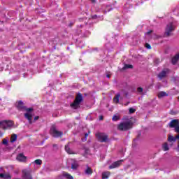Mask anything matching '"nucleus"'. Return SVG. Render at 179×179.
<instances>
[{
    "instance_id": "nucleus-30",
    "label": "nucleus",
    "mask_w": 179,
    "mask_h": 179,
    "mask_svg": "<svg viewBox=\"0 0 179 179\" xmlns=\"http://www.w3.org/2000/svg\"><path fill=\"white\" fill-rule=\"evenodd\" d=\"M9 143V140L8 139H3L2 144L5 145L6 146H8V144Z\"/></svg>"
},
{
    "instance_id": "nucleus-6",
    "label": "nucleus",
    "mask_w": 179,
    "mask_h": 179,
    "mask_svg": "<svg viewBox=\"0 0 179 179\" xmlns=\"http://www.w3.org/2000/svg\"><path fill=\"white\" fill-rule=\"evenodd\" d=\"M14 106L18 111H22L23 112V111H24V110H26V106H24V103L22 100L17 101L14 103Z\"/></svg>"
},
{
    "instance_id": "nucleus-14",
    "label": "nucleus",
    "mask_w": 179,
    "mask_h": 179,
    "mask_svg": "<svg viewBox=\"0 0 179 179\" xmlns=\"http://www.w3.org/2000/svg\"><path fill=\"white\" fill-rule=\"evenodd\" d=\"M78 34H80V37L83 38L89 37V36H90V31L89 30H85L83 33H78Z\"/></svg>"
},
{
    "instance_id": "nucleus-40",
    "label": "nucleus",
    "mask_w": 179,
    "mask_h": 179,
    "mask_svg": "<svg viewBox=\"0 0 179 179\" xmlns=\"http://www.w3.org/2000/svg\"><path fill=\"white\" fill-rule=\"evenodd\" d=\"M170 114L171 115H176V114H177V112L174 111V110H170Z\"/></svg>"
},
{
    "instance_id": "nucleus-33",
    "label": "nucleus",
    "mask_w": 179,
    "mask_h": 179,
    "mask_svg": "<svg viewBox=\"0 0 179 179\" xmlns=\"http://www.w3.org/2000/svg\"><path fill=\"white\" fill-rule=\"evenodd\" d=\"M112 120L113 121H118V120H120V117L117 116V115H113Z\"/></svg>"
},
{
    "instance_id": "nucleus-5",
    "label": "nucleus",
    "mask_w": 179,
    "mask_h": 179,
    "mask_svg": "<svg viewBox=\"0 0 179 179\" xmlns=\"http://www.w3.org/2000/svg\"><path fill=\"white\" fill-rule=\"evenodd\" d=\"M174 30H176V27H174L173 23L171 22L168 24L166 25L164 36H165L166 37H170V36H173V34H171V32L174 31Z\"/></svg>"
},
{
    "instance_id": "nucleus-29",
    "label": "nucleus",
    "mask_w": 179,
    "mask_h": 179,
    "mask_svg": "<svg viewBox=\"0 0 179 179\" xmlns=\"http://www.w3.org/2000/svg\"><path fill=\"white\" fill-rule=\"evenodd\" d=\"M64 177H65L67 179H73V177L71 176L69 173H64Z\"/></svg>"
},
{
    "instance_id": "nucleus-9",
    "label": "nucleus",
    "mask_w": 179,
    "mask_h": 179,
    "mask_svg": "<svg viewBox=\"0 0 179 179\" xmlns=\"http://www.w3.org/2000/svg\"><path fill=\"white\" fill-rule=\"evenodd\" d=\"M73 143L72 142H69L64 147V149L66 150V152L69 154V155H74L75 152H73V151L72 150H71V146H72Z\"/></svg>"
},
{
    "instance_id": "nucleus-45",
    "label": "nucleus",
    "mask_w": 179,
    "mask_h": 179,
    "mask_svg": "<svg viewBox=\"0 0 179 179\" xmlns=\"http://www.w3.org/2000/svg\"><path fill=\"white\" fill-rule=\"evenodd\" d=\"M154 62H155V64H159V59H155L154 60Z\"/></svg>"
},
{
    "instance_id": "nucleus-8",
    "label": "nucleus",
    "mask_w": 179,
    "mask_h": 179,
    "mask_svg": "<svg viewBox=\"0 0 179 179\" xmlns=\"http://www.w3.org/2000/svg\"><path fill=\"white\" fill-rule=\"evenodd\" d=\"M13 121L12 120H4L3 129H10L13 127Z\"/></svg>"
},
{
    "instance_id": "nucleus-25",
    "label": "nucleus",
    "mask_w": 179,
    "mask_h": 179,
    "mask_svg": "<svg viewBox=\"0 0 179 179\" xmlns=\"http://www.w3.org/2000/svg\"><path fill=\"white\" fill-rule=\"evenodd\" d=\"M109 176H110V173H108V172H103V173H102V178L103 179L108 178Z\"/></svg>"
},
{
    "instance_id": "nucleus-12",
    "label": "nucleus",
    "mask_w": 179,
    "mask_h": 179,
    "mask_svg": "<svg viewBox=\"0 0 179 179\" xmlns=\"http://www.w3.org/2000/svg\"><path fill=\"white\" fill-rule=\"evenodd\" d=\"M17 160H18V162H26L27 157L24 156L23 153H20L17 156Z\"/></svg>"
},
{
    "instance_id": "nucleus-20",
    "label": "nucleus",
    "mask_w": 179,
    "mask_h": 179,
    "mask_svg": "<svg viewBox=\"0 0 179 179\" xmlns=\"http://www.w3.org/2000/svg\"><path fill=\"white\" fill-rule=\"evenodd\" d=\"M134 66L132 64H125L124 66L122 68V71H125V69H132Z\"/></svg>"
},
{
    "instance_id": "nucleus-3",
    "label": "nucleus",
    "mask_w": 179,
    "mask_h": 179,
    "mask_svg": "<svg viewBox=\"0 0 179 179\" xmlns=\"http://www.w3.org/2000/svg\"><path fill=\"white\" fill-rule=\"evenodd\" d=\"M49 133L53 138H61V136L64 135V132L58 131V129H57V125L55 124H52L50 127Z\"/></svg>"
},
{
    "instance_id": "nucleus-28",
    "label": "nucleus",
    "mask_w": 179,
    "mask_h": 179,
    "mask_svg": "<svg viewBox=\"0 0 179 179\" xmlns=\"http://www.w3.org/2000/svg\"><path fill=\"white\" fill-rule=\"evenodd\" d=\"M34 163L37 166H41V164H43V161L41 159H36L34 162Z\"/></svg>"
},
{
    "instance_id": "nucleus-44",
    "label": "nucleus",
    "mask_w": 179,
    "mask_h": 179,
    "mask_svg": "<svg viewBox=\"0 0 179 179\" xmlns=\"http://www.w3.org/2000/svg\"><path fill=\"white\" fill-rule=\"evenodd\" d=\"M73 24H74L73 22H69V27H72L73 26Z\"/></svg>"
},
{
    "instance_id": "nucleus-39",
    "label": "nucleus",
    "mask_w": 179,
    "mask_h": 179,
    "mask_svg": "<svg viewBox=\"0 0 179 179\" xmlns=\"http://www.w3.org/2000/svg\"><path fill=\"white\" fill-rule=\"evenodd\" d=\"M152 32H153V30H150L145 34V36H149L152 34Z\"/></svg>"
},
{
    "instance_id": "nucleus-63",
    "label": "nucleus",
    "mask_w": 179,
    "mask_h": 179,
    "mask_svg": "<svg viewBox=\"0 0 179 179\" xmlns=\"http://www.w3.org/2000/svg\"><path fill=\"white\" fill-rule=\"evenodd\" d=\"M67 50H69V48H67Z\"/></svg>"
},
{
    "instance_id": "nucleus-2",
    "label": "nucleus",
    "mask_w": 179,
    "mask_h": 179,
    "mask_svg": "<svg viewBox=\"0 0 179 179\" xmlns=\"http://www.w3.org/2000/svg\"><path fill=\"white\" fill-rule=\"evenodd\" d=\"M132 127H134V122L131 120H127L119 124L117 129L118 131H129V129H131Z\"/></svg>"
},
{
    "instance_id": "nucleus-19",
    "label": "nucleus",
    "mask_w": 179,
    "mask_h": 179,
    "mask_svg": "<svg viewBox=\"0 0 179 179\" xmlns=\"http://www.w3.org/2000/svg\"><path fill=\"white\" fill-rule=\"evenodd\" d=\"M167 96H169V94H167V92H163V91L159 92L158 94L159 99H161V97H167Z\"/></svg>"
},
{
    "instance_id": "nucleus-60",
    "label": "nucleus",
    "mask_w": 179,
    "mask_h": 179,
    "mask_svg": "<svg viewBox=\"0 0 179 179\" xmlns=\"http://www.w3.org/2000/svg\"><path fill=\"white\" fill-rule=\"evenodd\" d=\"M87 150H88L87 149L85 150V153H87Z\"/></svg>"
},
{
    "instance_id": "nucleus-43",
    "label": "nucleus",
    "mask_w": 179,
    "mask_h": 179,
    "mask_svg": "<svg viewBox=\"0 0 179 179\" xmlns=\"http://www.w3.org/2000/svg\"><path fill=\"white\" fill-rule=\"evenodd\" d=\"M104 120V116L100 115L99 116V121H103Z\"/></svg>"
},
{
    "instance_id": "nucleus-35",
    "label": "nucleus",
    "mask_w": 179,
    "mask_h": 179,
    "mask_svg": "<svg viewBox=\"0 0 179 179\" xmlns=\"http://www.w3.org/2000/svg\"><path fill=\"white\" fill-rule=\"evenodd\" d=\"M137 92H138V93H143V88H142L141 87H138L137 88Z\"/></svg>"
},
{
    "instance_id": "nucleus-34",
    "label": "nucleus",
    "mask_w": 179,
    "mask_h": 179,
    "mask_svg": "<svg viewBox=\"0 0 179 179\" xmlns=\"http://www.w3.org/2000/svg\"><path fill=\"white\" fill-rule=\"evenodd\" d=\"M145 48H147V50H152V46H150V44H149L148 43H145Z\"/></svg>"
},
{
    "instance_id": "nucleus-41",
    "label": "nucleus",
    "mask_w": 179,
    "mask_h": 179,
    "mask_svg": "<svg viewBox=\"0 0 179 179\" xmlns=\"http://www.w3.org/2000/svg\"><path fill=\"white\" fill-rule=\"evenodd\" d=\"M174 131H175V132H176L177 134H179V125H178L177 127H176V129H174Z\"/></svg>"
},
{
    "instance_id": "nucleus-36",
    "label": "nucleus",
    "mask_w": 179,
    "mask_h": 179,
    "mask_svg": "<svg viewBox=\"0 0 179 179\" xmlns=\"http://www.w3.org/2000/svg\"><path fill=\"white\" fill-rule=\"evenodd\" d=\"M141 133L138 134L137 137L136 138H134V142H136V141H139V138H141Z\"/></svg>"
},
{
    "instance_id": "nucleus-17",
    "label": "nucleus",
    "mask_w": 179,
    "mask_h": 179,
    "mask_svg": "<svg viewBox=\"0 0 179 179\" xmlns=\"http://www.w3.org/2000/svg\"><path fill=\"white\" fill-rule=\"evenodd\" d=\"M167 76V71H162L158 74V78L159 79H163V78H166Z\"/></svg>"
},
{
    "instance_id": "nucleus-4",
    "label": "nucleus",
    "mask_w": 179,
    "mask_h": 179,
    "mask_svg": "<svg viewBox=\"0 0 179 179\" xmlns=\"http://www.w3.org/2000/svg\"><path fill=\"white\" fill-rule=\"evenodd\" d=\"M24 111H26L24 114V118L26 120H28L29 124H33V111H34V108H27V106H25V109H24Z\"/></svg>"
},
{
    "instance_id": "nucleus-18",
    "label": "nucleus",
    "mask_w": 179,
    "mask_h": 179,
    "mask_svg": "<svg viewBox=\"0 0 179 179\" xmlns=\"http://www.w3.org/2000/svg\"><path fill=\"white\" fill-rule=\"evenodd\" d=\"M0 178H2V179H12V176L9 173H8V174L1 173Z\"/></svg>"
},
{
    "instance_id": "nucleus-15",
    "label": "nucleus",
    "mask_w": 179,
    "mask_h": 179,
    "mask_svg": "<svg viewBox=\"0 0 179 179\" xmlns=\"http://www.w3.org/2000/svg\"><path fill=\"white\" fill-rule=\"evenodd\" d=\"M85 174H87V176H90L93 174V169H92V168H90L89 165H87V168L85 170Z\"/></svg>"
},
{
    "instance_id": "nucleus-13",
    "label": "nucleus",
    "mask_w": 179,
    "mask_h": 179,
    "mask_svg": "<svg viewBox=\"0 0 179 179\" xmlns=\"http://www.w3.org/2000/svg\"><path fill=\"white\" fill-rule=\"evenodd\" d=\"M71 161V169L78 170V168L79 167V164L78 163V161H76V159H72Z\"/></svg>"
},
{
    "instance_id": "nucleus-52",
    "label": "nucleus",
    "mask_w": 179,
    "mask_h": 179,
    "mask_svg": "<svg viewBox=\"0 0 179 179\" xmlns=\"http://www.w3.org/2000/svg\"><path fill=\"white\" fill-rule=\"evenodd\" d=\"M113 8H109L108 10V12H111V10H113Z\"/></svg>"
},
{
    "instance_id": "nucleus-58",
    "label": "nucleus",
    "mask_w": 179,
    "mask_h": 179,
    "mask_svg": "<svg viewBox=\"0 0 179 179\" xmlns=\"http://www.w3.org/2000/svg\"><path fill=\"white\" fill-rule=\"evenodd\" d=\"M45 141L43 140L42 142H41V145H43V143H44Z\"/></svg>"
},
{
    "instance_id": "nucleus-22",
    "label": "nucleus",
    "mask_w": 179,
    "mask_h": 179,
    "mask_svg": "<svg viewBox=\"0 0 179 179\" xmlns=\"http://www.w3.org/2000/svg\"><path fill=\"white\" fill-rule=\"evenodd\" d=\"M16 141H17V135L13 134L11 136V138H10V143H15V142H16Z\"/></svg>"
},
{
    "instance_id": "nucleus-56",
    "label": "nucleus",
    "mask_w": 179,
    "mask_h": 179,
    "mask_svg": "<svg viewBox=\"0 0 179 179\" xmlns=\"http://www.w3.org/2000/svg\"><path fill=\"white\" fill-rule=\"evenodd\" d=\"M125 96H126V97H127V96H128V92H125Z\"/></svg>"
},
{
    "instance_id": "nucleus-53",
    "label": "nucleus",
    "mask_w": 179,
    "mask_h": 179,
    "mask_svg": "<svg viewBox=\"0 0 179 179\" xmlns=\"http://www.w3.org/2000/svg\"><path fill=\"white\" fill-rule=\"evenodd\" d=\"M91 1L92 2V3H95L96 0H91Z\"/></svg>"
},
{
    "instance_id": "nucleus-21",
    "label": "nucleus",
    "mask_w": 179,
    "mask_h": 179,
    "mask_svg": "<svg viewBox=\"0 0 179 179\" xmlns=\"http://www.w3.org/2000/svg\"><path fill=\"white\" fill-rule=\"evenodd\" d=\"M53 61L55 64H61V56H55Z\"/></svg>"
},
{
    "instance_id": "nucleus-62",
    "label": "nucleus",
    "mask_w": 179,
    "mask_h": 179,
    "mask_svg": "<svg viewBox=\"0 0 179 179\" xmlns=\"http://www.w3.org/2000/svg\"><path fill=\"white\" fill-rule=\"evenodd\" d=\"M54 50H55V46L54 47Z\"/></svg>"
},
{
    "instance_id": "nucleus-38",
    "label": "nucleus",
    "mask_w": 179,
    "mask_h": 179,
    "mask_svg": "<svg viewBox=\"0 0 179 179\" xmlns=\"http://www.w3.org/2000/svg\"><path fill=\"white\" fill-rule=\"evenodd\" d=\"M4 127V120L0 121V128H2L3 129Z\"/></svg>"
},
{
    "instance_id": "nucleus-47",
    "label": "nucleus",
    "mask_w": 179,
    "mask_h": 179,
    "mask_svg": "<svg viewBox=\"0 0 179 179\" xmlns=\"http://www.w3.org/2000/svg\"><path fill=\"white\" fill-rule=\"evenodd\" d=\"M155 38H162L161 36H159V35H157V34H155Z\"/></svg>"
},
{
    "instance_id": "nucleus-26",
    "label": "nucleus",
    "mask_w": 179,
    "mask_h": 179,
    "mask_svg": "<svg viewBox=\"0 0 179 179\" xmlns=\"http://www.w3.org/2000/svg\"><path fill=\"white\" fill-rule=\"evenodd\" d=\"M170 148H169V144L167 143H165L163 145V150H164V152H167V150H169Z\"/></svg>"
},
{
    "instance_id": "nucleus-24",
    "label": "nucleus",
    "mask_w": 179,
    "mask_h": 179,
    "mask_svg": "<svg viewBox=\"0 0 179 179\" xmlns=\"http://www.w3.org/2000/svg\"><path fill=\"white\" fill-rule=\"evenodd\" d=\"M121 96L120 93H117L116 96L114 97L113 101L116 103H120V97Z\"/></svg>"
},
{
    "instance_id": "nucleus-23",
    "label": "nucleus",
    "mask_w": 179,
    "mask_h": 179,
    "mask_svg": "<svg viewBox=\"0 0 179 179\" xmlns=\"http://www.w3.org/2000/svg\"><path fill=\"white\" fill-rule=\"evenodd\" d=\"M89 27H90L89 25H87V24H86V25L82 29H78L77 31L78 36H80V35L79 34V33H84L85 29H89Z\"/></svg>"
},
{
    "instance_id": "nucleus-37",
    "label": "nucleus",
    "mask_w": 179,
    "mask_h": 179,
    "mask_svg": "<svg viewBox=\"0 0 179 179\" xmlns=\"http://www.w3.org/2000/svg\"><path fill=\"white\" fill-rule=\"evenodd\" d=\"M97 16H99V15H91V19H92V20H96V19H97Z\"/></svg>"
},
{
    "instance_id": "nucleus-51",
    "label": "nucleus",
    "mask_w": 179,
    "mask_h": 179,
    "mask_svg": "<svg viewBox=\"0 0 179 179\" xmlns=\"http://www.w3.org/2000/svg\"><path fill=\"white\" fill-rule=\"evenodd\" d=\"M53 148H57L58 147V145H57V144H53Z\"/></svg>"
},
{
    "instance_id": "nucleus-10",
    "label": "nucleus",
    "mask_w": 179,
    "mask_h": 179,
    "mask_svg": "<svg viewBox=\"0 0 179 179\" xmlns=\"http://www.w3.org/2000/svg\"><path fill=\"white\" fill-rule=\"evenodd\" d=\"M178 125L179 121L177 119L172 120L169 124L170 128H174L175 129L178 127Z\"/></svg>"
},
{
    "instance_id": "nucleus-61",
    "label": "nucleus",
    "mask_w": 179,
    "mask_h": 179,
    "mask_svg": "<svg viewBox=\"0 0 179 179\" xmlns=\"http://www.w3.org/2000/svg\"><path fill=\"white\" fill-rule=\"evenodd\" d=\"M0 86H2V83L0 82Z\"/></svg>"
},
{
    "instance_id": "nucleus-48",
    "label": "nucleus",
    "mask_w": 179,
    "mask_h": 179,
    "mask_svg": "<svg viewBox=\"0 0 179 179\" xmlns=\"http://www.w3.org/2000/svg\"><path fill=\"white\" fill-rule=\"evenodd\" d=\"M3 136V133H2L1 131H0V138H2Z\"/></svg>"
},
{
    "instance_id": "nucleus-11",
    "label": "nucleus",
    "mask_w": 179,
    "mask_h": 179,
    "mask_svg": "<svg viewBox=\"0 0 179 179\" xmlns=\"http://www.w3.org/2000/svg\"><path fill=\"white\" fill-rule=\"evenodd\" d=\"M122 162H124V160H119L113 162L111 165L109 166V169H115L116 167H120Z\"/></svg>"
},
{
    "instance_id": "nucleus-55",
    "label": "nucleus",
    "mask_w": 179,
    "mask_h": 179,
    "mask_svg": "<svg viewBox=\"0 0 179 179\" xmlns=\"http://www.w3.org/2000/svg\"><path fill=\"white\" fill-rule=\"evenodd\" d=\"M103 13L106 15V13H107V10H103Z\"/></svg>"
},
{
    "instance_id": "nucleus-1",
    "label": "nucleus",
    "mask_w": 179,
    "mask_h": 179,
    "mask_svg": "<svg viewBox=\"0 0 179 179\" xmlns=\"http://www.w3.org/2000/svg\"><path fill=\"white\" fill-rule=\"evenodd\" d=\"M83 103V94L78 92L76 94L74 101L70 104V107L73 110H78L80 108V103Z\"/></svg>"
},
{
    "instance_id": "nucleus-16",
    "label": "nucleus",
    "mask_w": 179,
    "mask_h": 179,
    "mask_svg": "<svg viewBox=\"0 0 179 179\" xmlns=\"http://www.w3.org/2000/svg\"><path fill=\"white\" fill-rule=\"evenodd\" d=\"M179 60V54H176L171 59V62L173 65H176L177 62H178Z\"/></svg>"
},
{
    "instance_id": "nucleus-32",
    "label": "nucleus",
    "mask_w": 179,
    "mask_h": 179,
    "mask_svg": "<svg viewBox=\"0 0 179 179\" xmlns=\"http://www.w3.org/2000/svg\"><path fill=\"white\" fill-rule=\"evenodd\" d=\"M96 19L97 20L103 21L104 20V15H98Z\"/></svg>"
},
{
    "instance_id": "nucleus-27",
    "label": "nucleus",
    "mask_w": 179,
    "mask_h": 179,
    "mask_svg": "<svg viewBox=\"0 0 179 179\" xmlns=\"http://www.w3.org/2000/svg\"><path fill=\"white\" fill-rule=\"evenodd\" d=\"M168 141L169 142H176V137L173 136H169L168 138Z\"/></svg>"
},
{
    "instance_id": "nucleus-64",
    "label": "nucleus",
    "mask_w": 179,
    "mask_h": 179,
    "mask_svg": "<svg viewBox=\"0 0 179 179\" xmlns=\"http://www.w3.org/2000/svg\"><path fill=\"white\" fill-rule=\"evenodd\" d=\"M178 55H179V53H178Z\"/></svg>"
},
{
    "instance_id": "nucleus-46",
    "label": "nucleus",
    "mask_w": 179,
    "mask_h": 179,
    "mask_svg": "<svg viewBox=\"0 0 179 179\" xmlns=\"http://www.w3.org/2000/svg\"><path fill=\"white\" fill-rule=\"evenodd\" d=\"M86 141H87V138L85 137L82 138V142H86Z\"/></svg>"
},
{
    "instance_id": "nucleus-31",
    "label": "nucleus",
    "mask_w": 179,
    "mask_h": 179,
    "mask_svg": "<svg viewBox=\"0 0 179 179\" xmlns=\"http://www.w3.org/2000/svg\"><path fill=\"white\" fill-rule=\"evenodd\" d=\"M135 111H136V109H135L134 108H130L129 109V114H134V113H135Z\"/></svg>"
},
{
    "instance_id": "nucleus-54",
    "label": "nucleus",
    "mask_w": 179,
    "mask_h": 179,
    "mask_svg": "<svg viewBox=\"0 0 179 179\" xmlns=\"http://www.w3.org/2000/svg\"><path fill=\"white\" fill-rule=\"evenodd\" d=\"M129 101H128L127 103L124 104V106H128V104H129Z\"/></svg>"
},
{
    "instance_id": "nucleus-50",
    "label": "nucleus",
    "mask_w": 179,
    "mask_h": 179,
    "mask_svg": "<svg viewBox=\"0 0 179 179\" xmlns=\"http://www.w3.org/2000/svg\"><path fill=\"white\" fill-rule=\"evenodd\" d=\"M106 78H108V79H110V74H106Z\"/></svg>"
},
{
    "instance_id": "nucleus-59",
    "label": "nucleus",
    "mask_w": 179,
    "mask_h": 179,
    "mask_svg": "<svg viewBox=\"0 0 179 179\" xmlns=\"http://www.w3.org/2000/svg\"><path fill=\"white\" fill-rule=\"evenodd\" d=\"M110 6H110V5H108V6H106V7H107V8H108V7H110Z\"/></svg>"
},
{
    "instance_id": "nucleus-42",
    "label": "nucleus",
    "mask_w": 179,
    "mask_h": 179,
    "mask_svg": "<svg viewBox=\"0 0 179 179\" xmlns=\"http://www.w3.org/2000/svg\"><path fill=\"white\" fill-rule=\"evenodd\" d=\"M38 118H40L39 116H35V117H34V122H36V121H37V120H38Z\"/></svg>"
},
{
    "instance_id": "nucleus-7",
    "label": "nucleus",
    "mask_w": 179,
    "mask_h": 179,
    "mask_svg": "<svg viewBox=\"0 0 179 179\" xmlns=\"http://www.w3.org/2000/svg\"><path fill=\"white\" fill-rule=\"evenodd\" d=\"M96 136L99 142H107L108 141V136L104 134V133H97Z\"/></svg>"
},
{
    "instance_id": "nucleus-49",
    "label": "nucleus",
    "mask_w": 179,
    "mask_h": 179,
    "mask_svg": "<svg viewBox=\"0 0 179 179\" xmlns=\"http://www.w3.org/2000/svg\"><path fill=\"white\" fill-rule=\"evenodd\" d=\"M87 136H89V134L85 133V138H87Z\"/></svg>"
},
{
    "instance_id": "nucleus-57",
    "label": "nucleus",
    "mask_w": 179,
    "mask_h": 179,
    "mask_svg": "<svg viewBox=\"0 0 179 179\" xmlns=\"http://www.w3.org/2000/svg\"><path fill=\"white\" fill-rule=\"evenodd\" d=\"M84 96H85V97H86V96H87V94L85 93Z\"/></svg>"
}]
</instances>
